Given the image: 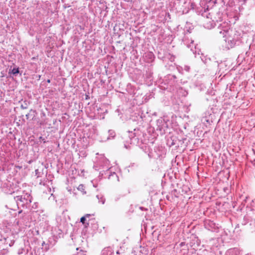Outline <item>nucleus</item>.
<instances>
[{
    "label": "nucleus",
    "mask_w": 255,
    "mask_h": 255,
    "mask_svg": "<svg viewBox=\"0 0 255 255\" xmlns=\"http://www.w3.org/2000/svg\"><path fill=\"white\" fill-rule=\"evenodd\" d=\"M230 25L226 22H223L220 23L218 26V30L220 34L223 36H226L227 34L229 37H232L233 40H235L240 42L241 40V32L234 29H230Z\"/></svg>",
    "instance_id": "f257e3e1"
},
{
    "label": "nucleus",
    "mask_w": 255,
    "mask_h": 255,
    "mask_svg": "<svg viewBox=\"0 0 255 255\" xmlns=\"http://www.w3.org/2000/svg\"><path fill=\"white\" fill-rule=\"evenodd\" d=\"M14 199L18 206L30 208L32 197L29 193H23L22 195H18L14 197Z\"/></svg>",
    "instance_id": "f03ea898"
},
{
    "label": "nucleus",
    "mask_w": 255,
    "mask_h": 255,
    "mask_svg": "<svg viewBox=\"0 0 255 255\" xmlns=\"http://www.w3.org/2000/svg\"><path fill=\"white\" fill-rule=\"evenodd\" d=\"M224 37H226L225 39L226 43V46L228 49L234 47L236 44L239 43V42L233 40L232 37H229L227 34L226 36H224Z\"/></svg>",
    "instance_id": "7ed1b4c3"
},
{
    "label": "nucleus",
    "mask_w": 255,
    "mask_h": 255,
    "mask_svg": "<svg viewBox=\"0 0 255 255\" xmlns=\"http://www.w3.org/2000/svg\"><path fill=\"white\" fill-rule=\"evenodd\" d=\"M98 164L100 166H102L103 169L107 170L110 169V167H109V161L104 156L101 157Z\"/></svg>",
    "instance_id": "20e7f679"
},
{
    "label": "nucleus",
    "mask_w": 255,
    "mask_h": 255,
    "mask_svg": "<svg viewBox=\"0 0 255 255\" xmlns=\"http://www.w3.org/2000/svg\"><path fill=\"white\" fill-rule=\"evenodd\" d=\"M240 250L236 248L228 250L226 253V255H240Z\"/></svg>",
    "instance_id": "39448f33"
},
{
    "label": "nucleus",
    "mask_w": 255,
    "mask_h": 255,
    "mask_svg": "<svg viewBox=\"0 0 255 255\" xmlns=\"http://www.w3.org/2000/svg\"><path fill=\"white\" fill-rule=\"evenodd\" d=\"M205 227L208 230L213 231L215 228V224L210 221H206L205 223Z\"/></svg>",
    "instance_id": "423d86ee"
},
{
    "label": "nucleus",
    "mask_w": 255,
    "mask_h": 255,
    "mask_svg": "<svg viewBox=\"0 0 255 255\" xmlns=\"http://www.w3.org/2000/svg\"><path fill=\"white\" fill-rule=\"evenodd\" d=\"M114 252L110 247L105 248L102 252L101 255H113Z\"/></svg>",
    "instance_id": "0eeeda50"
},
{
    "label": "nucleus",
    "mask_w": 255,
    "mask_h": 255,
    "mask_svg": "<svg viewBox=\"0 0 255 255\" xmlns=\"http://www.w3.org/2000/svg\"><path fill=\"white\" fill-rule=\"evenodd\" d=\"M96 198L98 200L99 203H101L103 205H104L105 204V201H106V199L103 195H102V194L97 195L96 196Z\"/></svg>",
    "instance_id": "6e6552de"
},
{
    "label": "nucleus",
    "mask_w": 255,
    "mask_h": 255,
    "mask_svg": "<svg viewBox=\"0 0 255 255\" xmlns=\"http://www.w3.org/2000/svg\"><path fill=\"white\" fill-rule=\"evenodd\" d=\"M187 46L188 48H190L193 53H196V51H194L193 48V47H194L195 49L196 48V46L194 44V41L193 40L191 41V43L189 45H188Z\"/></svg>",
    "instance_id": "1a4fd4ad"
},
{
    "label": "nucleus",
    "mask_w": 255,
    "mask_h": 255,
    "mask_svg": "<svg viewBox=\"0 0 255 255\" xmlns=\"http://www.w3.org/2000/svg\"><path fill=\"white\" fill-rule=\"evenodd\" d=\"M135 136V132H133L132 131L128 132V137L130 139V143H131L132 142V140L134 139Z\"/></svg>",
    "instance_id": "9d476101"
},
{
    "label": "nucleus",
    "mask_w": 255,
    "mask_h": 255,
    "mask_svg": "<svg viewBox=\"0 0 255 255\" xmlns=\"http://www.w3.org/2000/svg\"><path fill=\"white\" fill-rule=\"evenodd\" d=\"M19 71L18 68H13L11 69V71L9 72V73L15 76L17 74L19 73Z\"/></svg>",
    "instance_id": "9b49d317"
},
{
    "label": "nucleus",
    "mask_w": 255,
    "mask_h": 255,
    "mask_svg": "<svg viewBox=\"0 0 255 255\" xmlns=\"http://www.w3.org/2000/svg\"><path fill=\"white\" fill-rule=\"evenodd\" d=\"M108 133L109 136L107 138L108 139H110V137H114L115 136V132L113 130H109Z\"/></svg>",
    "instance_id": "f8f14e48"
},
{
    "label": "nucleus",
    "mask_w": 255,
    "mask_h": 255,
    "mask_svg": "<svg viewBox=\"0 0 255 255\" xmlns=\"http://www.w3.org/2000/svg\"><path fill=\"white\" fill-rule=\"evenodd\" d=\"M78 190H79V191H81V192H82L83 193V194H85L86 193V192L84 191V186L83 184H80L79 185V186L77 188Z\"/></svg>",
    "instance_id": "ddd939ff"
},
{
    "label": "nucleus",
    "mask_w": 255,
    "mask_h": 255,
    "mask_svg": "<svg viewBox=\"0 0 255 255\" xmlns=\"http://www.w3.org/2000/svg\"><path fill=\"white\" fill-rule=\"evenodd\" d=\"M202 121L206 126H207L208 124H210V120L206 118H203Z\"/></svg>",
    "instance_id": "4468645a"
},
{
    "label": "nucleus",
    "mask_w": 255,
    "mask_h": 255,
    "mask_svg": "<svg viewBox=\"0 0 255 255\" xmlns=\"http://www.w3.org/2000/svg\"><path fill=\"white\" fill-rule=\"evenodd\" d=\"M86 220V217L84 216L82 217L80 219L81 222L84 224L85 226H87V225H89V223H85Z\"/></svg>",
    "instance_id": "2eb2a0df"
},
{
    "label": "nucleus",
    "mask_w": 255,
    "mask_h": 255,
    "mask_svg": "<svg viewBox=\"0 0 255 255\" xmlns=\"http://www.w3.org/2000/svg\"><path fill=\"white\" fill-rule=\"evenodd\" d=\"M146 56H148L149 57V58L152 60L154 57V55L152 53L149 52L147 54Z\"/></svg>",
    "instance_id": "dca6fc26"
},
{
    "label": "nucleus",
    "mask_w": 255,
    "mask_h": 255,
    "mask_svg": "<svg viewBox=\"0 0 255 255\" xmlns=\"http://www.w3.org/2000/svg\"><path fill=\"white\" fill-rule=\"evenodd\" d=\"M77 255H86L85 252L83 251H81L80 252L78 253Z\"/></svg>",
    "instance_id": "f3484780"
},
{
    "label": "nucleus",
    "mask_w": 255,
    "mask_h": 255,
    "mask_svg": "<svg viewBox=\"0 0 255 255\" xmlns=\"http://www.w3.org/2000/svg\"><path fill=\"white\" fill-rule=\"evenodd\" d=\"M189 69H190V67L189 66H185V68L184 69L187 71H188L189 70Z\"/></svg>",
    "instance_id": "a211bd4d"
},
{
    "label": "nucleus",
    "mask_w": 255,
    "mask_h": 255,
    "mask_svg": "<svg viewBox=\"0 0 255 255\" xmlns=\"http://www.w3.org/2000/svg\"><path fill=\"white\" fill-rule=\"evenodd\" d=\"M91 216V214H86L85 215V216H84V217H86V219L88 218H89L90 216Z\"/></svg>",
    "instance_id": "6ab92c4d"
},
{
    "label": "nucleus",
    "mask_w": 255,
    "mask_h": 255,
    "mask_svg": "<svg viewBox=\"0 0 255 255\" xmlns=\"http://www.w3.org/2000/svg\"><path fill=\"white\" fill-rule=\"evenodd\" d=\"M111 175H112V176H114V175H116V176H117V175H116V173H115V172H114V173H113V174H112Z\"/></svg>",
    "instance_id": "aec40b11"
},
{
    "label": "nucleus",
    "mask_w": 255,
    "mask_h": 255,
    "mask_svg": "<svg viewBox=\"0 0 255 255\" xmlns=\"http://www.w3.org/2000/svg\"><path fill=\"white\" fill-rule=\"evenodd\" d=\"M21 108L22 109H25L26 108V107H24V106H23L22 105H21Z\"/></svg>",
    "instance_id": "412c9836"
},
{
    "label": "nucleus",
    "mask_w": 255,
    "mask_h": 255,
    "mask_svg": "<svg viewBox=\"0 0 255 255\" xmlns=\"http://www.w3.org/2000/svg\"><path fill=\"white\" fill-rule=\"evenodd\" d=\"M21 253H22V252H21V251H19V252H18V254H19V255H20V254H21Z\"/></svg>",
    "instance_id": "4be33fe9"
},
{
    "label": "nucleus",
    "mask_w": 255,
    "mask_h": 255,
    "mask_svg": "<svg viewBox=\"0 0 255 255\" xmlns=\"http://www.w3.org/2000/svg\"><path fill=\"white\" fill-rule=\"evenodd\" d=\"M47 82H48V83H50V80H47Z\"/></svg>",
    "instance_id": "5701e85b"
},
{
    "label": "nucleus",
    "mask_w": 255,
    "mask_h": 255,
    "mask_svg": "<svg viewBox=\"0 0 255 255\" xmlns=\"http://www.w3.org/2000/svg\"><path fill=\"white\" fill-rule=\"evenodd\" d=\"M26 117H27V119H28V115H26Z\"/></svg>",
    "instance_id": "b1692460"
},
{
    "label": "nucleus",
    "mask_w": 255,
    "mask_h": 255,
    "mask_svg": "<svg viewBox=\"0 0 255 255\" xmlns=\"http://www.w3.org/2000/svg\"><path fill=\"white\" fill-rule=\"evenodd\" d=\"M111 176H112L111 175H109V178H110V177H111Z\"/></svg>",
    "instance_id": "393cba45"
},
{
    "label": "nucleus",
    "mask_w": 255,
    "mask_h": 255,
    "mask_svg": "<svg viewBox=\"0 0 255 255\" xmlns=\"http://www.w3.org/2000/svg\"><path fill=\"white\" fill-rule=\"evenodd\" d=\"M111 176H112L111 175H109V178H110V177H111Z\"/></svg>",
    "instance_id": "a878e982"
},
{
    "label": "nucleus",
    "mask_w": 255,
    "mask_h": 255,
    "mask_svg": "<svg viewBox=\"0 0 255 255\" xmlns=\"http://www.w3.org/2000/svg\"><path fill=\"white\" fill-rule=\"evenodd\" d=\"M111 176H112L111 175H109V178H110V177H111Z\"/></svg>",
    "instance_id": "bb28decb"
},
{
    "label": "nucleus",
    "mask_w": 255,
    "mask_h": 255,
    "mask_svg": "<svg viewBox=\"0 0 255 255\" xmlns=\"http://www.w3.org/2000/svg\"><path fill=\"white\" fill-rule=\"evenodd\" d=\"M125 147H126V148H128V147L126 145H125Z\"/></svg>",
    "instance_id": "cd10ccee"
}]
</instances>
